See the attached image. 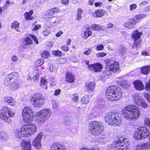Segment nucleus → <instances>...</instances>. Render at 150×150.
Listing matches in <instances>:
<instances>
[{"instance_id":"49","label":"nucleus","mask_w":150,"mask_h":150,"mask_svg":"<svg viewBox=\"0 0 150 150\" xmlns=\"http://www.w3.org/2000/svg\"><path fill=\"white\" fill-rule=\"evenodd\" d=\"M52 52L54 54L58 57L61 56L62 54V52L58 50L53 51Z\"/></svg>"},{"instance_id":"15","label":"nucleus","mask_w":150,"mask_h":150,"mask_svg":"<svg viewBox=\"0 0 150 150\" xmlns=\"http://www.w3.org/2000/svg\"><path fill=\"white\" fill-rule=\"evenodd\" d=\"M142 34V33L139 32L137 30L134 31L132 33V37L134 41V43L132 46L133 48H134L135 45L136 47L137 48V46L138 45V43L137 40L140 38Z\"/></svg>"},{"instance_id":"7","label":"nucleus","mask_w":150,"mask_h":150,"mask_svg":"<svg viewBox=\"0 0 150 150\" xmlns=\"http://www.w3.org/2000/svg\"><path fill=\"white\" fill-rule=\"evenodd\" d=\"M150 134L148 129L145 127H142L136 130L134 134V137L136 140L144 139L148 137Z\"/></svg>"},{"instance_id":"25","label":"nucleus","mask_w":150,"mask_h":150,"mask_svg":"<svg viewBox=\"0 0 150 150\" xmlns=\"http://www.w3.org/2000/svg\"><path fill=\"white\" fill-rule=\"evenodd\" d=\"M136 24V23L133 18L130 19L129 22H126L124 23V25L125 28L131 29L134 28V25Z\"/></svg>"},{"instance_id":"52","label":"nucleus","mask_w":150,"mask_h":150,"mask_svg":"<svg viewBox=\"0 0 150 150\" xmlns=\"http://www.w3.org/2000/svg\"><path fill=\"white\" fill-rule=\"evenodd\" d=\"M49 55V53L47 51H45L41 54L42 57L44 58H47Z\"/></svg>"},{"instance_id":"63","label":"nucleus","mask_w":150,"mask_h":150,"mask_svg":"<svg viewBox=\"0 0 150 150\" xmlns=\"http://www.w3.org/2000/svg\"><path fill=\"white\" fill-rule=\"evenodd\" d=\"M91 49H88L84 51V54L86 55H88L91 53Z\"/></svg>"},{"instance_id":"61","label":"nucleus","mask_w":150,"mask_h":150,"mask_svg":"<svg viewBox=\"0 0 150 150\" xmlns=\"http://www.w3.org/2000/svg\"><path fill=\"white\" fill-rule=\"evenodd\" d=\"M41 27L40 25H35L34 28H33V31H36L40 29Z\"/></svg>"},{"instance_id":"46","label":"nucleus","mask_w":150,"mask_h":150,"mask_svg":"<svg viewBox=\"0 0 150 150\" xmlns=\"http://www.w3.org/2000/svg\"><path fill=\"white\" fill-rule=\"evenodd\" d=\"M144 122L145 125L150 128V119L147 117L144 118Z\"/></svg>"},{"instance_id":"51","label":"nucleus","mask_w":150,"mask_h":150,"mask_svg":"<svg viewBox=\"0 0 150 150\" xmlns=\"http://www.w3.org/2000/svg\"><path fill=\"white\" fill-rule=\"evenodd\" d=\"M107 55V54L104 52H100L97 53L96 55L97 57H103Z\"/></svg>"},{"instance_id":"54","label":"nucleus","mask_w":150,"mask_h":150,"mask_svg":"<svg viewBox=\"0 0 150 150\" xmlns=\"http://www.w3.org/2000/svg\"><path fill=\"white\" fill-rule=\"evenodd\" d=\"M13 4L12 2L9 1V0H7L4 5L5 8H6L12 5Z\"/></svg>"},{"instance_id":"47","label":"nucleus","mask_w":150,"mask_h":150,"mask_svg":"<svg viewBox=\"0 0 150 150\" xmlns=\"http://www.w3.org/2000/svg\"><path fill=\"white\" fill-rule=\"evenodd\" d=\"M50 33V31L49 28L48 27L45 28L44 30L43 34V35L45 36L48 35Z\"/></svg>"},{"instance_id":"56","label":"nucleus","mask_w":150,"mask_h":150,"mask_svg":"<svg viewBox=\"0 0 150 150\" xmlns=\"http://www.w3.org/2000/svg\"><path fill=\"white\" fill-rule=\"evenodd\" d=\"M137 5L135 4H133L130 5L129 7L130 10L131 11L136 9L137 7Z\"/></svg>"},{"instance_id":"29","label":"nucleus","mask_w":150,"mask_h":150,"mask_svg":"<svg viewBox=\"0 0 150 150\" xmlns=\"http://www.w3.org/2000/svg\"><path fill=\"white\" fill-rule=\"evenodd\" d=\"M146 16V14L142 13L139 14L135 16L133 19L137 23L139 22L141 19L144 18Z\"/></svg>"},{"instance_id":"19","label":"nucleus","mask_w":150,"mask_h":150,"mask_svg":"<svg viewBox=\"0 0 150 150\" xmlns=\"http://www.w3.org/2000/svg\"><path fill=\"white\" fill-rule=\"evenodd\" d=\"M89 69H91L95 72H99L101 71L102 68V65L100 63H96L91 64L88 67Z\"/></svg>"},{"instance_id":"59","label":"nucleus","mask_w":150,"mask_h":150,"mask_svg":"<svg viewBox=\"0 0 150 150\" xmlns=\"http://www.w3.org/2000/svg\"><path fill=\"white\" fill-rule=\"evenodd\" d=\"M69 48L67 45H64L62 46L61 47L62 50L64 52H66L68 51Z\"/></svg>"},{"instance_id":"13","label":"nucleus","mask_w":150,"mask_h":150,"mask_svg":"<svg viewBox=\"0 0 150 150\" xmlns=\"http://www.w3.org/2000/svg\"><path fill=\"white\" fill-rule=\"evenodd\" d=\"M107 67H108V69L110 71L113 72H116L118 71L120 69L118 63L115 62L112 60H108L106 62Z\"/></svg>"},{"instance_id":"40","label":"nucleus","mask_w":150,"mask_h":150,"mask_svg":"<svg viewBox=\"0 0 150 150\" xmlns=\"http://www.w3.org/2000/svg\"><path fill=\"white\" fill-rule=\"evenodd\" d=\"M83 13V10L80 8H79L77 10V13L76 15V19L79 21L81 19L82 17L81 14Z\"/></svg>"},{"instance_id":"37","label":"nucleus","mask_w":150,"mask_h":150,"mask_svg":"<svg viewBox=\"0 0 150 150\" xmlns=\"http://www.w3.org/2000/svg\"><path fill=\"white\" fill-rule=\"evenodd\" d=\"M20 86L19 83L17 82V79L9 86L12 90H16L18 89Z\"/></svg>"},{"instance_id":"10","label":"nucleus","mask_w":150,"mask_h":150,"mask_svg":"<svg viewBox=\"0 0 150 150\" xmlns=\"http://www.w3.org/2000/svg\"><path fill=\"white\" fill-rule=\"evenodd\" d=\"M127 139H123L122 137H117L115 139L114 142V146L119 150H127L128 149L127 144L124 143L126 141Z\"/></svg>"},{"instance_id":"26","label":"nucleus","mask_w":150,"mask_h":150,"mask_svg":"<svg viewBox=\"0 0 150 150\" xmlns=\"http://www.w3.org/2000/svg\"><path fill=\"white\" fill-rule=\"evenodd\" d=\"M4 101L9 104L11 106H14L16 104L15 102L11 96H6L4 98Z\"/></svg>"},{"instance_id":"42","label":"nucleus","mask_w":150,"mask_h":150,"mask_svg":"<svg viewBox=\"0 0 150 150\" xmlns=\"http://www.w3.org/2000/svg\"><path fill=\"white\" fill-rule=\"evenodd\" d=\"M126 51V48L122 46L119 49L118 52L119 54H120V55H123L125 53Z\"/></svg>"},{"instance_id":"20","label":"nucleus","mask_w":150,"mask_h":150,"mask_svg":"<svg viewBox=\"0 0 150 150\" xmlns=\"http://www.w3.org/2000/svg\"><path fill=\"white\" fill-rule=\"evenodd\" d=\"M23 150H31L30 142L23 140L21 143Z\"/></svg>"},{"instance_id":"18","label":"nucleus","mask_w":150,"mask_h":150,"mask_svg":"<svg viewBox=\"0 0 150 150\" xmlns=\"http://www.w3.org/2000/svg\"><path fill=\"white\" fill-rule=\"evenodd\" d=\"M50 150H66V149L65 147L62 144L56 143L52 144Z\"/></svg>"},{"instance_id":"21","label":"nucleus","mask_w":150,"mask_h":150,"mask_svg":"<svg viewBox=\"0 0 150 150\" xmlns=\"http://www.w3.org/2000/svg\"><path fill=\"white\" fill-rule=\"evenodd\" d=\"M134 87L138 90H142L144 89V86L142 82L139 80L134 81L133 83Z\"/></svg>"},{"instance_id":"22","label":"nucleus","mask_w":150,"mask_h":150,"mask_svg":"<svg viewBox=\"0 0 150 150\" xmlns=\"http://www.w3.org/2000/svg\"><path fill=\"white\" fill-rule=\"evenodd\" d=\"M105 12L106 11L103 9L97 10L92 12V15L95 17H101L104 16Z\"/></svg>"},{"instance_id":"62","label":"nucleus","mask_w":150,"mask_h":150,"mask_svg":"<svg viewBox=\"0 0 150 150\" xmlns=\"http://www.w3.org/2000/svg\"><path fill=\"white\" fill-rule=\"evenodd\" d=\"M73 97L72 98V100L75 102H77L78 100L79 97L77 96V94L75 93L73 95Z\"/></svg>"},{"instance_id":"55","label":"nucleus","mask_w":150,"mask_h":150,"mask_svg":"<svg viewBox=\"0 0 150 150\" xmlns=\"http://www.w3.org/2000/svg\"><path fill=\"white\" fill-rule=\"evenodd\" d=\"M104 46L103 45H98L96 47V50L98 51H101L103 50Z\"/></svg>"},{"instance_id":"5","label":"nucleus","mask_w":150,"mask_h":150,"mask_svg":"<svg viewBox=\"0 0 150 150\" xmlns=\"http://www.w3.org/2000/svg\"><path fill=\"white\" fill-rule=\"evenodd\" d=\"M52 114V112L50 109L44 108L35 113V121L38 125L42 124L50 117Z\"/></svg>"},{"instance_id":"48","label":"nucleus","mask_w":150,"mask_h":150,"mask_svg":"<svg viewBox=\"0 0 150 150\" xmlns=\"http://www.w3.org/2000/svg\"><path fill=\"white\" fill-rule=\"evenodd\" d=\"M143 144L140 143L137 144L136 146V149L137 150H141L144 149Z\"/></svg>"},{"instance_id":"58","label":"nucleus","mask_w":150,"mask_h":150,"mask_svg":"<svg viewBox=\"0 0 150 150\" xmlns=\"http://www.w3.org/2000/svg\"><path fill=\"white\" fill-rule=\"evenodd\" d=\"M144 96L147 101L150 103V94L147 93H145L144 94Z\"/></svg>"},{"instance_id":"33","label":"nucleus","mask_w":150,"mask_h":150,"mask_svg":"<svg viewBox=\"0 0 150 150\" xmlns=\"http://www.w3.org/2000/svg\"><path fill=\"white\" fill-rule=\"evenodd\" d=\"M33 13V10H30L28 12H26L24 14V16L25 19L27 20H31L33 19V18L31 16Z\"/></svg>"},{"instance_id":"28","label":"nucleus","mask_w":150,"mask_h":150,"mask_svg":"<svg viewBox=\"0 0 150 150\" xmlns=\"http://www.w3.org/2000/svg\"><path fill=\"white\" fill-rule=\"evenodd\" d=\"M108 141L106 136L104 135H102L100 137L97 138L96 140L97 142L104 144H105Z\"/></svg>"},{"instance_id":"30","label":"nucleus","mask_w":150,"mask_h":150,"mask_svg":"<svg viewBox=\"0 0 150 150\" xmlns=\"http://www.w3.org/2000/svg\"><path fill=\"white\" fill-rule=\"evenodd\" d=\"M118 84L122 86L123 88H127L130 86V83L127 80H125L120 81Z\"/></svg>"},{"instance_id":"12","label":"nucleus","mask_w":150,"mask_h":150,"mask_svg":"<svg viewBox=\"0 0 150 150\" xmlns=\"http://www.w3.org/2000/svg\"><path fill=\"white\" fill-rule=\"evenodd\" d=\"M43 135V132H40L32 142V145L37 149H40L42 147L41 141Z\"/></svg>"},{"instance_id":"11","label":"nucleus","mask_w":150,"mask_h":150,"mask_svg":"<svg viewBox=\"0 0 150 150\" xmlns=\"http://www.w3.org/2000/svg\"><path fill=\"white\" fill-rule=\"evenodd\" d=\"M18 76V73L13 72L8 74L6 77L4 83L7 86H9L17 79Z\"/></svg>"},{"instance_id":"16","label":"nucleus","mask_w":150,"mask_h":150,"mask_svg":"<svg viewBox=\"0 0 150 150\" xmlns=\"http://www.w3.org/2000/svg\"><path fill=\"white\" fill-rule=\"evenodd\" d=\"M59 23L58 17H53L50 18L46 22V24L49 28L54 27Z\"/></svg>"},{"instance_id":"6","label":"nucleus","mask_w":150,"mask_h":150,"mask_svg":"<svg viewBox=\"0 0 150 150\" xmlns=\"http://www.w3.org/2000/svg\"><path fill=\"white\" fill-rule=\"evenodd\" d=\"M88 128L89 133L94 136L101 134L104 130V126L101 122L98 121H93L90 122Z\"/></svg>"},{"instance_id":"45","label":"nucleus","mask_w":150,"mask_h":150,"mask_svg":"<svg viewBox=\"0 0 150 150\" xmlns=\"http://www.w3.org/2000/svg\"><path fill=\"white\" fill-rule=\"evenodd\" d=\"M140 105L145 109L147 108L148 107L147 104L145 102V100L143 99L140 101V103L139 104V105Z\"/></svg>"},{"instance_id":"44","label":"nucleus","mask_w":150,"mask_h":150,"mask_svg":"<svg viewBox=\"0 0 150 150\" xmlns=\"http://www.w3.org/2000/svg\"><path fill=\"white\" fill-rule=\"evenodd\" d=\"M44 60L43 59H38L35 62V65L37 67H40L44 63Z\"/></svg>"},{"instance_id":"57","label":"nucleus","mask_w":150,"mask_h":150,"mask_svg":"<svg viewBox=\"0 0 150 150\" xmlns=\"http://www.w3.org/2000/svg\"><path fill=\"white\" fill-rule=\"evenodd\" d=\"M50 72H54L56 71L57 68L54 65H52L50 67Z\"/></svg>"},{"instance_id":"27","label":"nucleus","mask_w":150,"mask_h":150,"mask_svg":"<svg viewBox=\"0 0 150 150\" xmlns=\"http://www.w3.org/2000/svg\"><path fill=\"white\" fill-rule=\"evenodd\" d=\"M134 102L137 105L139 106L140 101L143 99L138 93H135L133 95Z\"/></svg>"},{"instance_id":"39","label":"nucleus","mask_w":150,"mask_h":150,"mask_svg":"<svg viewBox=\"0 0 150 150\" xmlns=\"http://www.w3.org/2000/svg\"><path fill=\"white\" fill-rule=\"evenodd\" d=\"M91 27L93 29L95 30L99 31L102 29V26L99 25L93 24Z\"/></svg>"},{"instance_id":"32","label":"nucleus","mask_w":150,"mask_h":150,"mask_svg":"<svg viewBox=\"0 0 150 150\" xmlns=\"http://www.w3.org/2000/svg\"><path fill=\"white\" fill-rule=\"evenodd\" d=\"M4 108L6 110L8 116L9 117H13L14 116L15 112L11 108L7 107H4Z\"/></svg>"},{"instance_id":"64","label":"nucleus","mask_w":150,"mask_h":150,"mask_svg":"<svg viewBox=\"0 0 150 150\" xmlns=\"http://www.w3.org/2000/svg\"><path fill=\"white\" fill-rule=\"evenodd\" d=\"M103 74L105 76H110L111 74L110 71L108 70L107 69L103 72Z\"/></svg>"},{"instance_id":"31","label":"nucleus","mask_w":150,"mask_h":150,"mask_svg":"<svg viewBox=\"0 0 150 150\" xmlns=\"http://www.w3.org/2000/svg\"><path fill=\"white\" fill-rule=\"evenodd\" d=\"M150 66L147 65L141 69V73L145 75L148 74L150 72Z\"/></svg>"},{"instance_id":"50","label":"nucleus","mask_w":150,"mask_h":150,"mask_svg":"<svg viewBox=\"0 0 150 150\" xmlns=\"http://www.w3.org/2000/svg\"><path fill=\"white\" fill-rule=\"evenodd\" d=\"M144 149H150V141L148 142L143 144Z\"/></svg>"},{"instance_id":"23","label":"nucleus","mask_w":150,"mask_h":150,"mask_svg":"<svg viewBox=\"0 0 150 150\" xmlns=\"http://www.w3.org/2000/svg\"><path fill=\"white\" fill-rule=\"evenodd\" d=\"M75 76L71 73L68 72L66 74V81L68 82L72 83L74 82L75 79Z\"/></svg>"},{"instance_id":"36","label":"nucleus","mask_w":150,"mask_h":150,"mask_svg":"<svg viewBox=\"0 0 150 150\" xmlns=\"http://www.w3.org/2000/svg\"><path fill=\"white\" fill-rule=\"evenodd\" d=\"M19 26V23L17 21H14L11 24V28L12 29H15L18 32H20V31L18 30Z\"/></svg>"},{"instance_id":"35","label":"nucleus","mask_w":150,"mask_h":150,"mask_svg":"<svg viewBox=\"0 0 150 150\" xmlns=\"http://www.w3.org/2000/svg\"><path fill=\"white\" fill-rule=\"evenodd\" d=\"M92 34V32L89 29L86 28L84 32L83 38L85 39H86L88 37L91 36Z\"/></svg>"},{"instance_id":"9","label":"nucleus","mask_w":150,"mask_h":150,"mask_svg":"<svg viewBox=\"0 0 150 150\" xmlns=\"http://www.w3.org/2000/svg\"><path fill=\"white\" fill-rule=\"evenodd\" d=\"M22 115L23 120L25 123H29L33 120L34 115L31 109L28 107H25L23 109Z\"/></svg>"},{"instance_id":"34","label":"nucleus","mask_w":150,"mask_h":150,"mask_svg":"<svg viewBox=\"0 0 150 150\" xmlns=\"http://www.w3.org/2000/svg\"><path fill=\"white\" fill-rule=\"evenodd\" d=\"M0 139L4 141H6L8 139V135L5 132L1 131L0 132Z\"/></svg>"},{"instance_id":"41","label":"nucleus","mask_w":150,"mask_h":150,"mask_svg":"<svg viewBox=\"0 0 150 150\" xmlns=\"http://www.w3.org/2000/svg\"><path fill=\"white\" fill-rule=\"evenodd\" d=\"M24 41L25 42V45H28L32 44L33 42L31 38L28 37L24 38Z\"/></svg>"},{"instance_id":"1","label":"nucleus","mask_w":150,"mask_h":150,"mask_svg":"<svg viewBox=\"0 0 150 150\" xmlns=\"http://www.w3.org/2000/svg\"><path fill=\"white\" fill-rule=\"evenodd\" d=\"M123 117L126 120L129 121H134L140 117V110L136 105H129L125 106L121 110Z\"/></svg>"},{"instance_id":"24","label":"nucleus","mask_w":150,"mask_h":150,"mask_svg":"<svg viewBox=\"0 0 150 150\" xmlns=\"http://www.w3.org/2000/svg\"><path fill=\"white\" fill-rule=\"evenodd\" d=\"M47 82V79L44 77H41L39 83L40 86L42 88L47 90L48 88Z\"/></svg>"},{"instance_id":"17","label":"nucleus","mask_w":150,"mask_h":150,"mask_svg":"<svg viewBox=\"0 0 150 150\" xmlns=\"http://www.w3.org/2000/svg\"><path fill=\"white\" fill-rule=\"evenodd\" d=\"M95 86V84L93 82L86 83L85 86V91L88 93L93 91Z\"/></svg>"},{"instance_id":"8","label":"nucleus","mask_w":150,"mask_h":150,"mask_svg":"<svg viewBox=\"0 0 150 150\" xmlns=\"http://www.w3.org/2000/svg\"><path fill=\"white\" fill-rule=\"evenodd\" d=\"M45 98L40 93H35L32 96L31 101L32 105L36 108H39L44 104Z\"/></svg>"},{"instance_id":"14","label":"nucleus","mask_w":150,"mask_h":150,"mask_svg":"<svg viewBox=\"0 0 150 150\" xmlns=\"http://www.w3.org/2000/svg\"><path fill=\"white\" fill-rule=\"evenodd\" d=\"M0 118L8 123H11L12 120L8 116L6 110L4 108V107L0 110Z\"/></svg>"},{"instance_id":"2","label":"nucleus","mask_w":150,"mask_h":150,"mask_svg":"<svg viewBox=\"0 0 150 150\" xmlns=\"http://www.w3.org/2000/svg\"><path fill=\"white\" fill-rule=\"evenodd\" d=\"M38 130L37 125L33 123H30L23 126L20 130H17L14 132V135L17 138L22 137H28L35 134Z\"/></svg>"},{"instance_id":"38","label":"nucleus","mask_w":150,"mask_h":150,"mask_svg":"<svg viewBox=\"0 0 150 150\" xmlns=\"http://www.w3.org/2000/svg\"><path fill=\"white\" fill-rule=\"evenodd\" d=\"M89 101L88 96L87 95H86L82 98L81 102L82 104H85L88 103Z\"/></svg>"},{"instance_id":"43","label":"nucleus","mask_w":150,"mask_h":150,"mask_svg":"<svg viewBox=\"0 0 150 150\" xmlns=\"http://www.w3.org/2000/svg\"><path fill=\"white\" fill-rule=\"evenodd\" d=\"M40 74V73L38 71L36 72L35 74L32 78V79L35 82H36L38 80Z\"/></svg>"},{"instance_id":"60","label":"nucleus","mask_w":150,"mask_h":150,"mask_svg":"<svg viewBox=\"0 0 150 150\" xmlns=\"http://www.w3.org/2000/svg\"><path fill=\"white\" fill-rule=\"evenodd\" d=\"M61 92V90L60 89H57L55 90L54 95L55 96H57L59 95Z\"/></svg>"},{"instance_id":"4","label":"nucleus","mask_w":150,"mask_h":150,"mask_svg":"<svg viewBox=\"0 0 150 150\" xmlns=\"http://www.w3.org/2000/svg\"><path fill=\"white\" fill-rule=\"evenodd\" d=\"M105 120L108 124L114 126L120 125L122 122L120 114L117 112L106 113L105 115Z\"/></svg>"},{"instance_id":"53","label":"nucleus","mask_w":150,"mask_h":150,"mask_svg":"<svg viewBox=\"0 0 150 150\" xmlns=\"http://www.w3.org/2000/svg\"><path fill=\"white\" fill-rule=\"evenodd\" d=\"M18 60V57L15 55H12L11 58V61L12 62H17Z\"/></svg>"},{"instance_id":"3","label":"nucleus","mask_w":150,"mask_h":150,"mask_svg":"<svg viewBox=\"0 0 150 150\" xmlns=\"http://www.w3.org/2000/svg\"><path fill=\"white\" fill-rule=\"evenodd\" d=\"M107 99L111 101H116L120 100L122 96V91L118 86H112L107 88L105 91Z\"/></svg>"}]
</instances>
